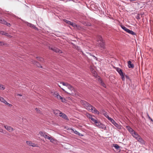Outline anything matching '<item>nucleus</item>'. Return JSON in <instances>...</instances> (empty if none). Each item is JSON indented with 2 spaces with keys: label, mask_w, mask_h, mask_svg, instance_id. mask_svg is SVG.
Here are the masks:
<instances>
[{
  "label": "nucleus",
  "mask_w": 153,
  "mask_h": 153,
  "mask_svg": "<svg viewBox=\"0 0 153 153\" xmlns=\"http://www.w3.org/2000/svg\"><path fill=\"white\" fill-rule=\"evenodd\" d=\"M81 103L85 108L88 111L95 114H99V112L95 107L87 102L82 100L81 101Z\"/></svg>",
  "instance_id": "nucleus-1"
},
{
  "label": "nucleus",
  "mask_w": 153,
  "mask_h": 153,
  "mask_svg": "<svg viewBox=\"0 0 153 153\" xmlns=\"http://www.w3.org/2000/svg\"><path fill=\"white\" fill-rule=\"evenodd\" d=\"M116 70L119 73L120 75L121 76V78L123 81H124L125 79L124 75L123 74L122 70L119 68H117Z\"/></svg>",
  "instance_id": "nucleus-2"
},
{
  "label": "nucleus",
  "mask_w": 153,
  "mask_h": 153,
  "mask_svg": "<svg viewBox=\"0 0 153 153\" xmlns=\"http://www.w3.org/2000/svg\"><path fill=\"white\" fill-rule=\"evenodd\" d=\"M109 121L116 127H117L118 129H120L121 128V126L119 125L117 123L115 122V121L112 118L110 119Z\"/></svg>",
  "instance_id": "nucleus-3"
},
{
  "label": "nucleus",
  "mask_w": 153,
  "mask_h": 153,
  "mask_svg": "<svg viewBox=\"0 0 153 153\" xmlns=\"http://www.w3.org/2000/svg\"><path fill=\"white\" fill-rule=\"evenodd\" d=\"M49 48L52 50V51H54L56 52H58L59 53H62V51L60 50L58 48Z\"/></svg>",
  "instance_id": "nucleus-4"
},
{
  "label": "nucleus",
  "mask_w": 153,
  "mask_h": 153,
  "mask_svg": "<svg viewBox=\"0 0 153 153\" xmlns=\"http://www.w3.org/2000/svg\"><path fill=\"white\" fill-rule=\"evenodd\" d=\"M99 45L100 47L102 48V49H105L106 47L105 46V43L104 42H99Z\"/></svg>",
  "instance_id": "nucleus-5"
},
{
  "label": "nucleus",
  "mask_w": 153,
  "mask_h": 153,
  "mask_svg": "<svg viewBox=\"0 0 153 153\" xmlns=\"http://www.w3.org/2000/svg\"><path fill=\"white\" fill-rule=\"evenodd\" d=\"M4 127L9 132H12L14 130L13 128L10 126H5Z\"/></svg>",
  "instance_id": "nucleus-6"
},
{
  "label": "nucleus",
  "mask_w": 153,
  "mask_h": 153,
  "mask_svg": "<svg viewBox=\"0 0 153 153\" xmlns=\"http://www.w3.org/2000/svg\"><path fill=\"white\" fill-rule=\"evenodd\" d=\"M85 115L88 118L91 119L93 122L95 120V119L89 113H86L85 114Z\"/></svg>",
  "instance_id": "nucleus-7"
},
{
  "label": "nucleus",
  "mask_w": 153,
  "mask_h": 153,
  "mask_svg": "<svg viewBox=\"0 0 153 153\" xmlns=\"http://www.w3.org/2000/svg\"><path fill=\"white\" fill-rule=\"evenodd\" d=\"M53 95L55 97H56L58 99L60 98L61 96L57 92H55L53 93L52 92Z\"/></svg>",
  "instance_id": "nucleus-8"
},
{
  "label": "nucleus",
  "mask_w": 153,
  "mask_h": 153,
  "mask_svg": "<svg viewBox=\"0 0 153 153\" xmlns=\"http://www.w3.org/2000/svg\"><path fill=\"white\" fill-rule=\"evenodd\" d=\"M128 67L129 68H133L134 67V65L133 64L131 63V61H128Z\"/></svg>",
  "instance_id": "nucleus-9"
},
{
  "label": "nucleus",
  "mask_w": 153,
  "mask_h": 153,
  "mask_svg": "<svg viewBox=\"0 0 153 153\" xmlns=\"http://www.w3.org/2000/svg\"><path fill=\"white\" fill-rule=\"evenodd\" d=\"M93 122L95 124L96 126L98 127V128L100 126V125L101 124V123L100 122L97 120H95Z\"/></svg>",
  "instance_id": "nucleus-10"
},
{
  "label": "nucleus",
  "mask_w": 153,
  "mask_h": 153,
  "mask_svg": "<svg viewBox=\"0 0 153 153\" xmlns=\"http://www.w3.org/2000/svg\"><path fill=\"white\" fill-rule=\"evenodd\" d=\"M71 131L72 132H73L75 134H76L80 136H83V135L82 134L79 133V132L78 131L76 130H74V129H71Z\"/></svg>",
  "instance_id": "nucleus-11"
},
{
  "label": "nucleus",
  "mask_w": 153,
  "mask_h": 153,
  "mask_svg": "<svg viewBox=\"0 0 153 153\" xmlns=\"http://www.w3.org/2000/svg\"><path fill=\"white\" fill-rule=\"evenodd\" d=\"M60 111L58 110H56L53 111V113L56 115V116H58L60 115V113H61Z\"/></svg>",
  "instance_id": "nucleus-12"
},
{
  "label": "nucleus",
  "mask_w": 153,
  "mask_h": 153,
  "mask_svg": "<svg viewBox=\"0 0 153 153\" xmlns=\"http://www.w3.org/2000/svg\"><path fill=\"white\" fill-rule=\"evenodd\" d=\"M59 116L62 117L63 118L66 119V120H68L67 116L64 113L62 112L60 113V115H59Z\"/></svg>",
  "instance_id": "nucleus-13"
},
{
  "label": "nucleus",
  "mask_w": 153,
  "mask_h": 153,
  "mask_svg": "<svg viewBox=\"0 0 153 153\" xmlns=\"http://www.w3.org/2000/svg\"><path fill=\"white\" fill-rule=\"evenodd\" d=\"M127 33H128L131 34L133 35H136V33H134L133 31L132 30H129V29H128L127 31H126Z\"/></svg>",
  "instance_id": "nucleus-14"
},
{
  "label": "nucleus",
  "mask_w": 153,
  "mask_h": 153,
  "mask_svg": "<svg viewBox=\"0 0 153 153\" xmlns=\"http://www.w3.org/2000/svg\"><path fill=\"white\" fill-rule=\"evenodd\" d=\"M66 22L67 23L71 25L73 27H75V26H76V25L75 24H74V23H73V22H71L70 21H68L66 20Z\"/></svg>",
  "instance_id": "nucleus-15"
},
{
  "label": "nucleus",
  "mask_w": 153,
  "mask_h": 153,
  "mask_svg": "<svg viewBox=\"0 0 153 153\" xmlns=\"http://www.w3.org/2000/svg\"><path fill=\"white\" fill-rule=\"evenodd\" d=\"M127 129L131 134L133 133V132L134 131L129 126L127 127Z\"/></svg>",
  "instance_id": "nucleus-16"
},
{
  "label": "nucleus",
  "mask_w": 153,
  "mask_h": 153,
  "mask_svg": "<svg viewBox=\"0 0 153 153\" xmlns=\"http://www.w3.org/2000/svg\"><path fill=\"white\" fill-rule=\"evenodd\" d=\"M135 138L138 137L139 135L135 131L133 132V133L131 134Z\"/></svg>",
  "instance_id": "nucleus-17"
},
{
  "label": "nucleus",
  "mask_w": 153,
  "mask_h": 153,
  "mask_svg": "<svg viewBox=\"0 0 153 153\" xmlns=\"http://www.w3.org/2000/svg\"><path fill=\"white\" fill-rule=\"evenodd\" d=\"M27 26L31 27L32 28H36V27L34 25H33L32 24L27 22Z\"/></svg>",
  "instance_id": "nucleus-18"
},
{
  "label": "nucleus",
  "mask_w": 153,
  "mask_h": 153,
  "mask_svg": "<svg viewBox=\"0 0 153 153\" xmlns=\"http://www.w3.org/2000/svg\"><path fill=\"white\" fill-rule=\"evenodd\" d=\"M97 41L99 42H103V40L102 39V37L100 36H99L97 37Z\"/></svg>",
  "instance_id": "nucleus-19"
},
{
  "label": "nucleus",
  "mask_w": 153,
  "mask_h": 153,
  "mask_svg": "<svg viewBox=\"0 0 153 153\" xmlns=\"http://www.w3.org/2000/svg\"><path fill=\"white\" fill-rule=\"evenodd\" d=\"M26 143L28 145H29L30 146H32L33 147L35 146V144L31 142L30 141H27L26 142Z\"/></svg>",
  "instance_id": "nucleus-20"
},
{
  "label": "nucleus",
  "mask_w": 153,
  "mask_h": 153,
  "mask_svg": "<svg viewBox=\"0 0 153 153\" xmlns=\"http://www.w3.org/2000/svg\"><path fill=\"white\" fill-rule=\"evenodd\" d=\"M138 142L142 144H144L145 143V141L141 137L140 139Z\"/></svg>",
  "instance_id": "nucleus-21"
},
{
  "label": "nucleus",
  "mask_w": 153,
  "mask_h": 153,
  "mask_svg": "<svg viewBox=\"0 0 153 153\" xmlns=\"http://www.w3.org/2000/svg\"><path fill=\"white\" fill-rule=\"evenodd\" d=\"M99 128L102 129H104V130H105L106 129V127L102 123H101V124L100 125V126Z\"/></svg>",
  "instance_id": "nucleus-22"
},
{
  "label": "nucleus",
  "mask_w": 153,
  "mask_h": 153,
  "mask_svg": "<svg viewBox=\"0 0 153 153\" xmlns=\"http://www.w3.org/2000/svg\"><path fill=\"white\" fill-rule=\"evenodd\" d=\"M66 87L68 88V89H69L71 91H72L74 90V88L72 87V86L68 84Z\"/></svg>",
  "instance_id": "nucleus-23"
},
{
  "label": "nucleus",
  "mask_w": 153,
  "mask_h": 153,
  "mask_svg": "<svg viewBox=\"0 0 153 153\" xmlns=\"http://www.w3.org/2000/svg\"><path fill=\"white\" fill-rule=\"evenodd\" d=\"M113 146L114 147L115 149L118 150L120 148V147L117 144H113Z\"/></svg>",
  "instance_id": "nucleus-24"
},
{
  "label": "nucleus",
  "mask_w": 153,
  "mask_h": 153,
  "mask_svg": "<svg viewBox=\"0 0 153 153\" xmlns=\"http://www.w3.org/2000/svg\"><path fill=\"white\" fill-rule=\"evenodd\" d=\"M46 133V132L43 131H40L39 133V134L40 135H41V136L43 137H44Z\"/></svg>",
  "instance_id": "nucleus-25"
},
{
  "label": "nucleus",
  "mask_w": 153,
  "mask_h": 153,
  "mask_svg": "<svg viewBox=\"0 0 153 153\" xmlns=\"http://www.w3.org/2000/svg\"><path fill=\"white\" fill-rule=\"evenodd\" d=\"M50 136L49 134H48L47 133H46V134L45 135V136L44 137L45 139H50Z\"/></svg>",
  "instance_id": "nucleus-26"
},
{
  "label": "nucleus",
  "mask_w": 153,
  "mask_h": 153,
  "mask_svg": "<svg viewBox=\"0 0 153 153\" xmlns=\"http://www.w3.org/2000/svg\"><path fill=\"white\" fill-rule=\"evenodd\" d=\"M104 114L105 115V116L108 119V120H110V119H111V118L109 117V116L107 115V114L106 112L105 111L104 113Z\"/></svg>",
  "instance_id": "nucleus-27"
},
{
  "label": "nucleus",
  "mask_w": 153,
  "mask_h": 153,
  "mask_svg": "<svg viewBox=\"0 0 153 153\" xmlns=\"http://www.w3.org/2000/svg\"><path fill=\"white\" fill-rule=\"evenodd\" d=\"M6 22V21L4 20L2 18L0 17V23L4 24Z\"/></svg>",
  "instance_id": "nucleus-28"
},
{
  "label": "nucleus",
  "mask_w": 153,
  "mask_h": 153,
  "mask_svg": "<svg viewBox=\"0 0 153 153\" xmlns=\"http://www.w3.org/2000/svg\"><path fill=\"white\" fill-rule=\"evenodd\" d=\"M99 82H100H100L101 84L104 87H105V85L104 84V83L101 80L100 81V79L99 78Z\"/></svg>",
  "instance_id": "nucleus-29"
},
{
  "label": "nucleus",
  "mask_w": 153,
  "mask_h": 153,
  "mask_svg": "<svg viewBox=\"0 0 153 153\" xmlns=\"http://www.w3.org/2000/svg\"><path fill=\"white\" fill-rule=\"evenodd\" d=\"M36 58H37V60L40 61H41V62H43L44 59L43 58H42L41 57H37Z\"/></svg>",
  "instance_id": "nucleus-30"
},
{
  "label": "nucleus",
  "mask_w": 153,
  "mask_h": 153,
  "mask_svg": "<svg viewBox=\"0 0 153 153\" xmlns=\"http://www.w3.org/2000/svg\"><path fill=\"white\" fill-rule=\"evenodd\" d=\"M5 100L4 99V98L1 97L0 96V101L4 103L5 101Z\"/></svg>",
  "instance_id": "nucleus-31"
},
{
  "label": "nucleus",
  "mask_w": 153,
  "mask_h": 153,
  "mask_svg": "<svg viewBox=\"0 0 153 153\" xmlns=\"http://www.w3.org/2000/svg\"><path fill=\"white\" fill-rule=\"evenodd\" d=\"M4 103L9 107H11L12 106V104L9 103L6 101H5Z\"/></svg>",
  "instance_id": "nucleus-32"
},
{
  "label": "nucleus",
  "mask_w": 153,
  "mask_h": 153,
  "mask_svg": "<svg viewBox=\"0 0 153 153\" xmlns=\"http://www.w3.org/2000/svg\"><path fill=\"white\" fill-rule=\"evenodd\" d=\"M4 103L9 107H11L12 106V104L9 103L6 101H5Z\"/></svg>",
  "instance_id": "nucleus-33"
},
{
  "label": "nucleus",
  "mask_w": 153,
  "mask_h": 153,
  "mask_svg": "<svg viewBox=\"0 0 153 153\" xmlns=\"http://www.w3.org/2000/svg\"><path fill=\"white\" fill-rule=\"evenodd\" d=\"M4 103L9 107H11L12 106V104L9 103L6 101H5Z\"/></svg>",
  "instance_id": "nucleus-34"
},
{
  "label": "nucleus",
  "mask_w": 153,
  "mask_h": 153,
  "mask_svg": "<svg viewBox=\"0 0 153 153\" xmlns=\"http://www.w3.org/2000/svg\"><path fill=\"white\" fill-rule=\"evenodd\" d=\"M59 100H60L62 102H65V99L64 98H63L62 97H60V98L59 99Z\"/></svg>",
  "instance_id": "nucleus-35"
},
{
  "label": "nucleus",
  "mask_w": 153,
  "mask_h": 153,
  "mask_svg": "<svg viewBox=\"0 0 153 153\" xmlns=\"http://www.w3.org/2000/svg\"><path fill=\"white\" fill-rule=\"evenodd\" d=\"M122 28L126 31H127L128 29L127 28L124 26H121Z\"/></svg>",
  "instance_id": "nucleus-36"
},
{
  "label": "nucleus",
  "mask_w": 153,
  "mask_h": 153,
  "mask_svg": "<svg viewBox=\"0 0 153 153\" xmlns=\"http://www.w3.org/2000/svg\"><path fill=\"white\" fill-rule=\"evenodd\" d=\"M35 110H36V111L37 113L39 114H41V112L40 110L38 109V108H35Z\"/></svg>",
  "instance_id": "nucleus-37"
},
{
  "label": "nucleus",
  "mask_w": 153,
  "mask_h": 153,
  "mask_svg": "<svg viewBox=\"0 0 153 153\" xmlns=\"http://www.w3.org/2000/svg\"><path fill=\"white\" fill-rule=\"evenodd\" d=\"M5 88L4 87L3 85L0 84V89L3 90Z\"/></svg>",
  "instance_id": "nucleus-38"
},
{
  "label": "nucleus",
  "mask_w": 153,
  "mask_h": 153,
  "mask_svg": "<svg viewBox=\"0 0 153 153\" xmlns=\"http://www.w3.org/2000/svg\"><path fill=\"white\" fill-rule=\"evenodd\" d=\"M60 84H62V85H64V86H67V85H68V83H65L64 82H60Z\"/></svg>",
  "instance_id": "nucleus-39"
},
{
  "label": "nucleus",
  "mask_w": 153,
  "mask_h": 153,
  "mask_svg": "<svg viewBox=\"0 0 153 153\" xmlns=\"http://www.w3.org/2000/svg\"><path fill=\"white\" fill-rule=\"evenodd\" d=\"M6 33L3 31H0V34L3 35H5Z\"/></svg>",
  "instance_id": "nucleus-40"
},
{
  "label": "nucleus",
  "mask_w": 153,
  "mask_h": 153,
  "mask_svg": "<svg viewBox=\"0 0 153 153\" xmlns=\"http://www.w3.org/2000/svg\"><path fill=\"white\" fill-rule=\"evenodd\" d=\"M5 35L9 38H11L12 37V36L11 35H9L8 33H6Z\"/></svg>",
  "instance_id": "nucleus-41"
},
{
  "label": "nucleus",
  "mask_w": 153,
  "mask_h": 153,
  "mask_svg": "<svg viewBox=\"0 0 153 153\" xmlns=\"http://www.w3.org/2000/svg\"><path fill=\"white\" fill-rule=\"evenodd\" d=\"M36 65L38 67L42 68V66H41L40 65V64H39L38 63L36 62Z\"/></svg>",
  "instance_id": "nucleus-42"
},
{
  "label": "nucleus",
  "mask_w": 153,
  "mask_h": 153,
  "mask_svg": "<svg viewBox=\"0 0 153 153\" xmlns=\"http://www.w3.org/2000/svg\"><path fill=\"white\" fill-rule=\"evenodd\" d=\"M3 24L6 25L8 26H10V23H7L6 21V23H4Z\"/></svg>",
  "instance_id": "nucleus-43"
},
{
  "label": "nucleus",
  "mask_w": 153,
  "mask_h": 153,
  "mask_svg": "<svg viewBox=\"0 0 153 153\" xmlns=\"http://www.w3.org/2000/svg\"><path fill=\"white\" fill-rule=\"evenodd\" d=\"M141 137L139 135V136H138V137H136V140H137V141H138V140H139L140 139Z\"/></svg>",
  "instance_id": "nucleus-44"
},
{
  "label": "nucleus",
  "mask_w": 153,
  "mask_h": 153,
  "mask_svg": "<svg viewBox=\"0 0 153 153\" xmlns=\"http://www.w3.org/2000/svg\"><path fill=\"white\" fill-rule=\"evenodd\" d=\"M50 139H49V140H50L51 142H53L54 141V140L52 138L50 137Z\"/></svg>",
  "instance_id": "nucleus-45"
},
{
  "label": "nucleus",
  "mask_w": 153,
  "mask_h": 153,
  "mask_svg": "<svg viewBox=\"0 0 153 153\" xmlns=\"http://www.w3.org/2000/svg\"><path fill=\"white\" fill-rule=\"evenodd\" d=\"M4 45V42H0V45Z\"/></svg>",
  "instance_id": "nucleus-46"
},
{
  "label": "nucleus",
  "mask_w": 153,
  "mask_h": 153,
  "mask_svg": "<svg viewBox=\"0 0 153 153\" xmlns=\"http://www.w3.org/2000/svg\"><path fill=\"white\" fill-rule=\"evenodd\" d=\"M0 132L4 133V131L3 129L0 128Z\"/></svg>",
  "instance_id": "nucleus-47"
},
{
  "label": "nucleus",
  "mask_w": 153,
  "mask_h": 153,
  "mask_svg": "<svg viewBox=\"0 0 153 153\" xmlns=\"http://www.w3.org/2000/svg\"><path fill=\"white\" fill-rule=\"evenodd\" d=\"M149 120H150L152 122L153 121V120L151 117H150V119Z\"/></svg>",
  "instance_id": "nucleus-48"
},
{
  "label": "nucleus",
  "mask_w": 153,
  "mask_h": 153,
  "mask_svg": "<svg viewBox=\"0 0 153 153\" xmlns=\"http://www.w3.org/2000/svg\"><path fill=\"white\" fill-rule=\"evenodd\" d=\"M147 116L148 117V118L149 119H150V117H151L148 114H147Z\"/></svg>",
  "instance_id": "nucleus-49"
},
{
  "label": "nucleus",
  "mask_w": 153,
  "mask_h": 153,
  "mask_svg": "<svg viewBox=\"0 0 153 153\" xmlns=\"http://www.w3.org/2000/svg\"><path fill=\"white\" fill-rule=\"evenodd\" d=\"M17 95L19 96H22V95L21 94H18Z\"/></svg>",
  "instance_id": "nucleus-50"
},
{
  "label": "nucleus",
  "mask_w": 153,
  "mask_h": 153,
  "mask_svg": "<svg viewBox=\"0 0 153 153\" xmlns=\"http://www.w3.org/2000/svg\"><path fill=\"white\" fill-rule=\"evenodd\" d=\"M61 88L62 89V90H63L64 91H65V92H67L66 91H65V90L64 89H63V88Z\"/></svg>",
  "instance_id": "nucleus-51"
},
{
  "label": "nucleus",
  "mask_w": 153,
  "mask_h": 153,
  "mask_svg": "<svg viewBox=\"0 0 153 153\" xmlns=\"http://www.w3.org/2000/svg\"><path fill=\"white\" fill-rule=\"evenodd\" d=\"M153 123V121L152 122Z\"/></svg>",
  "instance_id": "nucleus-52"
}]
</instances>
